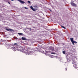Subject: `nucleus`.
I'll return each mask as SVG.
<instances>
[{
	"label": "nucleus",
	"mask_w": 78,
	"mask_h": 78,
	"mask_svg": "<svg viewBox=\"0 0 78 78\" xmlns=\"http://www.w3.org/2000/svg\"><path fill=\"white\" fill-rule=\"evenodd\" d=\"M26 54V55H31L33 53V51H23V53Z\"/></svg>",
	"instance_id": "1"
},
{
	"label": "nucleus",
	"mask_w": 78,
	"mask_h": 78,
	"mask_svg": "<svg viewBox=\"0 0 78 78\" xmlns=\"http://www.w3.org/2000/svg\"><path fill=\"white\" fill-rule=\"evenodd\" d=\"M70 39L71 40V41L72 42L73 44V45H75V44H77V42L76 41H73V38H70Z\"/></svg>",
	"instance_id": "2"
},
{
	"label": "nucleus",
	"mask_w": 78,
	"mask_h": 78,
	"mask_svg": "<svg viewBox=\"0 0 78 78\" xmlns=\"http://www.w3.org/2000/svg\"><path fill=\"white\" fill-rule=\"evenodd\" d=\"M5 30H6L8 31H14V30L11 29L6 28Z\"/></svg>",
	"instance_id": "3"
},
{
	"label": "nucleus",
	"mask_w": 78,
	"mask_h": 78,
	"mask_svg": "<svg viewBox=\"0 0 78 78\" xmlns=\"http://www.w3.org/2000/svg\"><path fill=\"white\" fill-rule=\"evenodd\" d=\"M70 4L71 5H72L73 6H76V4H75L73 3V2H71Z\"/></svg>",
	"instance_id": "4"
},
{
	"label": "nucleus",
	"mask_w": 78,
	"mask_h": 78,
	"mask_svg": "<svg viewBox=\"0 0 78 78\" xmlns=\"http://www.w3.org/2000/svg\"><path fill=\"white\" fill-rule=\"evenodd\" d=\"M21 3H22V4H23V3H25V2H24V1H23L22 0H20V1L19 2Z\"/></svg>",
	"instance_id": "5"
},
{
	"label": "nucleus",
	"mask_w": 78,
	"mask_h": 78,
	"mask_svg": "<svg viewBox=\"0 0 78 78\" xmlns=\"http://www.w3.org/2000/svg\"><path fill=\"white\" fill-rule=\"evenodd\" d=\"M22 40H23V41H26V40H27V39H26V38L24 37H22Z\"/></svg>",
	"instance_id": "6"
},
{
	"label": "nucleus",
	"mask_w": 78,
	"mask_h": 78,
	"mask_svg": "<svg viewBox=\"0 0 78 78\" xmlns=\"http://www.w3.org/2000/svg\"><path fill=\"white\" fill-rule=\"evenodd\" d=\"M51 50L53 51V50H54V48L53 47H51Z\"/></svg>",
	"instance_id": "7"
},
{
	"label": "nucleus",
	"mask_w": 78,
	"mask_h": 78,
	"mask_svg": "<svg viewBox=\"0 0 78 78\" xmlns=\"http://www.w3.org/2000/svg\"><path fill=\"white\" fill-rule=\"evenodd\" d=\"M25 48H26V47H23L22 49L23 50H25Z\"/></svg>",
	"instance_id": "8"
},
{
	"label": "nucleus",
	"mask_w": 78,
	"mask_h": 78,
	"mask_svg": "<svg viewBox=\"0 0 78 78\" xmlns=\"http://www.w3.org/2000/svg\"><path fill=\"white\" fill-rule=\"evenodd\" d=\"M18 34H19V35H23V34L21 33H18Z\"/></svg>",
	"instance_id": "9"
},
{
	"label": "nucleus",
	"mask_w": 78,
	"mask_h": 78,
	"mask_svg": "<svg viewBox=\"0 0 78 78\" xmlns=\"http://www.w3.org/2000/svg\"><path fill=\"white\" fill-rule=\"evenodd\" d=\"M61 27H62V28H64V29H66V27H65L63 26H61Z\"/></svg>",
	"instance_id": "10"
},
{
	"label": "nucleus",
	"mask_w": 78,
	"mask_h": 78,
	"mask_svg": "<svg viewBox=\"0 0 78 78\" xmlns=\"http://www.w3.org/2000/svg\"><path fill=\"white\" fill-rule=\"evenodd\" d=\"M14 45H16V46H17L18 45L17 44V43H14Z\"/></svg>",
	"instance_id": "11"
},
{
	"label": "nucleus",
	"mask_w": 78,
	"mask_h": 78,
	"mask_svg": "<svg viewBox=\"0 0 78 78\" xmlns=\"http://www.w3.org/2000/svg\"><path fill=\"white\" fill-rule=\"evenodd\" d=\"M62 53L63 54H65L66 53H65V51H63Z\"/></svg>",
	"instance_id": "12"
},
{
	"label": "nucleus",
	"mask_w": 78,
	"mask_h": 78,
	"mask_svg": "<svg viewBox=\"0 0 78 78\" xmlns=\"http://www.w3.org/2000/svg\"><path fill=\"white\" fill-rule=\"evenodd\" d=\"M32 10H33V11H35V9H34V8H33V9H32Z\"/></svg>",
	"instance_id": "13"
},
{
	"label": "nucleus",
	"mask_w": 78,
	"mask_h": 78,
	"mask_svg": "<svg viewBox=\"0 0 78 78\" xmlns=\"http://www.w3.org/2000/svg\"><path fill=\"white\" fill-rule=\"evenodd\" d=\"M30 8L31 9H33V6H30Z\"/></svg>",
	"instance_id": "14"
},
{
	"label": "nucleus",
	"mask_w": 78,
	"mask_h": 78,
	"mask_svg": "<svg viewBox=\"0 0 78 78\" xmlns=\"http://www.w3.org/2000/svg\"><path fill=\"white\" fill-rule=\"evenodd\" d=\"M28 2L29 3H30V4L31 3V2L30 1H28Z\"/></svg>",
	"instance_id": "15"
},
{
	"label": "nucleus",
	"mask_w": 78,
	"mask_h": 78,
	"mask_svg": "<svg viewBox=\"0 0 78 78\" xmlns=\"http://www.w3.org/2000/svg\"><path fill=\"white\" fill-rule=\"evenodd\" d=\"M71 59H72V56H71V58H70L69 60L70 61Z\"/></svg>",
	"instance_id": "16"
},
{
	"label": "nucleus",
	"mask_w": 78,
	"mask_h": 78,
	"mask_svg": "<svg viewBox=\"0 0 78 78\" xmlns=\"http://www.w3.org/2000/svg\"><path fill=\"white\" fill-rule=\"evenodd\" d=\"M73 64H74V65H75V64H76V63H73Z\"/></svg>",
	"instance_id": "17"
},
{
	"label": "nucleus",
	"mask_w": 78,
	"mask_h": 78,
	"mask_svg": "<svg viewBox=\"0 0 78 78\" xmlns=\"http://www.w3.org/2000/svg\"><path fill=\"white\" fill-rule=\"evenodd\" d=\"M24 8L25 9H27V7H25Z\"/></svg>",
	"instance_id": "18"
},
{
	"label": "nucleus",
	"mask_w": 78,
	"mask_h": 78,
	"mask_svg": "<svg viewBox=\"0 0 78 78\" xmlns=\"http://www.w3.org/2000/svg\"><path fill=\"white\" fill-rule=\"evenodd\" d=\"M51 54H55L53 53H51Z\"/></svg>",
	"instance_id": "19"
},
{
	"label": "nucleus",
	"mask_w": 78,
	"mask_h": 78,
	"mask_svg": "<svg viewBox=\"0 0 78 78\" xmlns=\"http://www.w3.org/2000/svg\"><path fill=\"white\" fill-rule=\"evenodd\" d=\"M18 0V1H19V2H20V0Z\"/></svg>",
	"instance_id": "20"
},
{
	"label": "nucleus",
	"mask_w": 78,
	"mask_h": 78,
	"mask_svg": "<svg viewBox=\"0 0 78 78\" xmlns=\"http://www.w3.org/2000/svg\"><path fill=\"white\" fill-rule=\"evenodd\" d=\"M66 70L67 71V68H66Z\"/></svg>",
	"instance_id": "21"
},
{
	"label": "nucleus",
	"mask_w": 78,
	"mask_h": 78,
	"mask_svg": "<svg viewBox=\"0 0 78 78\" xmlns=\"http://www.w3.org/2000/svg\"><path fill=\"white\" fill-rule=\"evenodd\" d=\"M27 49H30V48H27Z\"/></svg>",
	"instance_id": "22"
},
{
	"label": "nucleus",
	"mask_w": 78,
	"mask_h": 78,
	"mask_svg": "<svg viewBox=\"0 0 78 78\" xmlns=\"http://www.w3.org/2000/svg\"><path fill=\"white\" fill-rule=\"evenodd\" d=\"M9 4L10 5V3L9 2H8Z\"/></svg>",
	"instance_id": "23"
},
{
	"label": "nucleus",
	"mask_w": 78,
	"mask_h": 78,
	"mask_svg": "<svg viewBox=\"0 0 78 78\" xmlns=\"http://www.w3.org/2000/svg\"><path fill=\"white\" fill-rule=\"evenodd\" d=\"M11 1H14V0H11Z\"/></svg>",
	"instance_id": "24"
},
{
	"label": "nucleus",
	"mask_w": 78,
	"mask_h": 78,
	"mask_svg": "<svg viewBox=\"0 0 78 78\" xmlns=\"http://www.w3.org/2000/svg\"><path fill=\"white\" fill-rule=\"evenodd\" d=\"M77 66V65H76L75 66Z\"/></svg>",
	"instance_id": "25"
}]
</instances>
